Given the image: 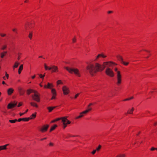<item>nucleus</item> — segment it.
Segmentation results:
<instances>
[{
  "label": "nucleus",
  "instance_id": "nucleus-16",
  "mask_svg": "<svg viewBox=\"0 0 157 157\" xmlns=\"http://www.w3.org/2000/svg\"><path fill=\"white\" fill-rule=\"evenodd\" d=\"M14 90L12 88L9 89L7 90L8 94L9 95H10L13 92Z\"/></svg>",
  "mask_w": 157,
  "mask_h": 157
},
{
  "label": "nucleus",
  "instance_id": "nucleus-18",
  "mask_svg": "<svg viewBox=\"0 0 157 157\" xmlns=\"http://www.w3.org/2000/svg\"><path fill=\"white\" fill-rule=\"evenodd\" d=\"M134 109L133 107L131 109H129L127 111V114H132L133 113V111H134Z\"/></svg>",
  "mask_w": 157,
  "mask_h": 157
},
{
  "label": "nucleus",
  "instance_id": "nucleus-26",
  "mask_svg": "<svg viewBox=\"0 0 157 157\" xmlns=\"http://www.w3.org/2000/svg\"><path fill=\"white\" fill-rule=\"evenodd\" d=\"M44 68L46 70H50L51 69V67H48L47 66L46 64L45 63L44 64Z\"/></svg>",
  "mask_w": 157,
  "mask_h": 157
},
{
  "label": "nucleus",
  "instance_id": "nucleus-31",
  "mask_svg": "<svg viewBox=\"0 0 157 157\" xmlns=\"http://www.w3.org/2000/svg\"><path fill=\"white\" fill-rule=\"evenodd\" d=\"M60 120V118H59L52 121H51V123H54L56 121H58Z\"/></svg>",
  "mask_w": 157,
  "mask_h": 157
},
{
  "label": "nucleus",
  "instance_id": "nucleus-28",
  "mask_svg": "<svg viewBox=\"0 0 157 157\" xmlns=\"http://www.w3.org/2000/svg\"><path fill=\"white\" fill-rule=\"evenodd\" d=\"M125 155L124 154H120L117 155L116 157H125Z\"/></svg>",
  "mask_w": 157,
  "mask_h": 157
},
{
  "label": "nucleus",
  "instance_id": "nucleus-53",
  "mask_svg": "<svg viewBox=\"0 0 157 157\" xmlns=\"http://www.w3.org/2000/svg\"><path fill=\"white\" fill-rule=\"evenodd\" d=\"M112 13V11H109L108 12V13Z\"/></svg>",
  "mask_w": 157,
  "mask_h": 157
},
{
  "label": "nucleus",
  "instance_id": "nucleus-21",
  "mask_svg": "<svg viewBox=\"0 0 157 157\" xmlns=\"http://www.w3.org/2000/svg\"><path fill=\"white\" fill-rule=\"evenodd\" d=\"M56 106L49 107H47V109L48 110L49 112H51L54 109L56 108Z\"/></svg>",
  "mask_w": 157,
  "mask_h": 157
},
{
  "label": "nucleus",
  "instance_id": "nucleus-51",
  "mask_svg": "<svg viewBox=\"0 0 157 157\" xmlns=\"http://www.w3.org/2000/svg\"><path fill=\"white\" fill-rule=\"evenodd\" d=\"M93 105L92 103H90L89 104V105H88V107L89 108L90 106Z\"/></svg>",
  "mask_w": 157,
  "mask_h": 157
},
{
  "label": "nucleus",
  "instance_id": "nucleus-50",
  "mask_svg": "<svg viewBox=\"0 0 157 157\" xmlns=\"http://www.w3.org/2000/svg\"><path fill=\"white\" fill-rule=\"evenodd\" d=\"M49 145L50 146H53V144L52 143H50L49 144Z\"/></svg>",
  "mask_w": 157,
  "mask_h": 157
},
{
  "label": "nucleus",
  "instance_id": "nucleus-54",
  "mask_svg": "<svg viewBox=\"0 0 157 157\" xmlns=\"http://www.w3.org/2000/svg\"><path fill=\"white\" fill-rule=\"evenodd\" d=\"M35 77V75H34V76L32 77V78L33 79H34Z\"/></svg>",
  "mask_w": 157,
  "mask_h": 157
},
{
  "label": "nucleus",
  "instance_id": "nucleus-9",
  "mask_svg": "<svg viewBox=\"0 0 157 157\" xmlns=\"http://www.w3.org/2000/svg\"><path fill=\"white\" fill-rule=\"evenodd\" d=\"M49 126V125L48 124L43 126L40 129V131L42 132H46Z\"/></svg>",
  "mask_w": 157,
  "mask_h": 157
},
{
  "label": "nucleus",
  "instance_id": "nucleus-52",
  "mask_svg": "<svg viewBox=\"0 0 157 157\" xmlns=\"http://www.w3.org/2000/svg\"><path fill=\"white\" fill-rule=\"evenodd\" d=\"M25 113H20V116H21L22 115H23V114H24Z\"/></svg>",
  "mask_w": 157,
  "mask_h": 157
},
{
  "label": "nucleus",
  "instance_id": "nucleus-20",
  "mask_svg": "<svg viewBox=\"0 0 157 157\" xmlns=\"http://www.w3.org/2000/svg\"><path fill=\"white\" fill-rule=\"evenodd\" d=\"M117 58L118 59L119 61H120L121 63L123 61V58L120 55H117Z\"/></svg>",
  "mask_w": 157,
  "mask_h": 157
},
{
  "label": "nucleus",
  "instance_id": "nucleus-6",
  "mask_svg": "<svg viewBox=\"0 0 157 157\" xmlns=\"http://www.w3.org/2000/svg\"><path fill=\"white\" fill-rule=\"evenodd\" d=\"M91 108H89L88 109L85 110V111L81 113H80V115L76 117V119H78L84 116V115L88 113L89 111L91 110Z\"/></svg>",
  "mask_w": 157,
  "mask_h": 157
},
{
  "label": "nucleus",
  "instance_id": "nucleus-38",
  "mask_svg": "<svg viewBox=\"0 0 157 157\" xmlns=\"http://www.w3.org/2000/svg\"><path fill=\"white\" fill-rule=\"evenodd\" d=\"M133 98V97H132L131 98H130L126 99L124 100L123 101H128V100H129L132 99Z\"/></svg>",
  "mask_w": 157,
  "mask_h": 157
},
{
  "label": "nucleus",
  "instance_id": "nucleus-48",
  "mask_svg": "<svg viewBox=\"0 0 157 157\" xmlns=\"http://www.w3.org/2000/svg\"><path fill=\"white\" fill-rule=\"evenodd\" d=\"M96 150H93V151L92 152V153L93 154H94L95 152H96Z\"/></svg>",
  "mask_w": 157,
  "mask_h": 157
},
{
  "label": "nucleus",
  "instance_id": "nucleus-64",
  "mask_svg": "<svg viewBox=\"0 0 157 157\" xmlns=\"http://www.w3.org/2000/svg\"><path fill=\"white\" fill-rule=\"evenodd\" d=\"M157 124V122H155L154 124V125H156Z\"/></svg>",
  "mask_w": 157,
  "mask_h": 157
},
{
  "label": "nucleus",
  "instance_id": "nucleus-45",
  "mask_svg": "<svg viewBox=\"0 0 157 157\" xmlns=\"http://www.w3.org/2000/svg\"><path fill=\"white\" fill-rule=\"evenodd\" d=\"M22 105V102H20L19 103L17 107H19L20 106H21Z\"/></svg>",
  "mask_w": 157,
  "mask_h": 157
},
{
  "label": "nucleus",
  "instance_id": "nucleus-2",
  "mask_svg": "<svg viewBox=\"0 0 157 157\" xmlns=\"http://www.w3.org/2000/svg\"><path fill=\"white\" fill-rule=\"evenodd\" d=\"M64 68L66 69L69 73L72 74L74 73L78 77H80L81 75L79 70L76 68H69L65 67Z\"/></svg>",
  "mask_w": 157,
  "mask_h": 157
},
{
  "label": "nucleus",
  "instance_id": "nucleus-23",
  "mask_svg": "<svg viewBox=\"0 0 157 157\" xmlns=\"http://www.w3.org/2000/svg\"><path fill=\"white\" fill-rule=\"evenodd\" d=\"M19 63L17 62H15L14 65L13 66V69H14L15 68H17L19 65Z\"/></svg>",
  "mask_w": 157,
  "mask_h": 157
},
{
  "label": "nucleus",
  "instance_id": "nucleus-4",
  "mask_svg": "<svg viewBox=\"0 0 157 157\" xmlns=\"http://www.w3.org/2000/svg\"><path fill=\"white\" fill-rule=\"evenodd\" d=\"M32 97L34 101L37 102L40 101V94L37 91H34V94L32 96Z\"/></svg>",
  "mask_w": 157,
  "mask_h": 157
},
{
  "label": "nucleus",
  "instance_id": "nucleus-61",
  "mask_svg": "<svg viewBox=\"0 0 157 157\" xmlns=\"http://www.w3.org/2000/svg\"><path fill=\"white\" fill-rule=\"evenodd\" d=\"M3 79H4V80H6V77L5 76H4L3 77Z\"/></svg>",
  "mask_w": 157,
  "mask_h": 157
},
{
  "label": "nucleus",
  "instance_id": "nucleus-27",
  "mask_svg": "<svg viewBox=\"0 0 157 157\" xmlns=\"http://www.w3.org/2000/svg\"><path fill=\"white\" fill-rule=\"evenodd\" d=\"M19 90L20 95H23L24 94V92L22 91L21 88L19 89Z\"/></svg>",
  "mask_w": 157,
  "mask_h": 157
},
{
  "label": "nucleus",
  "instance_id": "nucleus-60",
  "mask_svg": "<svg viewBox=\"0 0 157 157\" xmlns=\"http://www.w3.org/2000/svg\"><path fill=\"white\" fill-rule=\"evenodd\" d=\"M3 53H4V54H5H5H6V53H7V52L5 51V52H3Z\"/></svg>",
  "mask_w": 157,
  "mask_h": 157
},
{
  "label": "nucleus",
  "instance_id": "nucleus-8",
  "mask_svg": "<svg viewBox=\"0 0 157 157\" xmlns=\"http://www.w3.org/2000/svg\"><path fill=\"white\" fill-rule=\"evenodd\" d=\"M62 90L64 95H67L69 93V90L66 86H64L62 87Z\"/></svg>",
  "mask_w": 157,
  "mask_h": 157
},
{
  "label": "nucleus",
  "instance_id": "nucleus-63",
  "mask_svg": "<svg viewBox=\"0 0 157 157\" xmlns=\"http://www.w3.org/2000/svg\"><path fill=\"white\" fill-rule=\"evenodd\" d=\"M28 2V0H26L25 1V3L27 2Z\"/></svg>",
  "mask_w": 157,
  "mask_h": 157
},
{
  "label": "nucleus",
  "instance_id": "nucleus-40",
  "mask_svg": "<svg viewBox=\"0 0 157 157\" xmlns=\"http://www.w3.org/2000/svg\"><path fill=\"white\" fill-rule=\"evenodd\" d=\"M59 84H62V82L60 80H59L57 81V84L59 85Z\"/></svg>",
  "mask_w": 157,
  "mask_h": 157
},
{
  "label": "nucleus",
  "instance_id": "nucleus-41",
  "mask_svg": "<svg viewBox=\"0 0 157 157\" xmlns=\"http://www.w3.org/2000/svg\"><path fill=\"white\" fill-rule=\"evenodd\" d=\"M5 55L4 53H2L1 54V57L2 58H3L5 56Z\"/></svg>",
  "mask_w": 157,
  "mask_h": 157
},
{
  "label": "nucleus",
  "instance_id": "nucleus-17",
  "mask_svg": "<svg viewBox=\"0 0 157 157\" xmlns=\"http://www.w3.org/2000/svg\"><path fill=\"white\" fill-rule=\"evenodd\" d=\"M100 57H102L103 58H105L106 57V56L104 55L103 54H99L97 56L96 59H97Z\"/></svg>",
  "mask_w": 157,
  "mask_h": 157
},
{
  "label": "nucleus",
  "instance_id": "nucleus-7",
  "mask_svg": "<svg viewBox=\"0 0 157 157\" xmlns=\"http://www.w3.org/2000/svg\"><path fill=\"white\" fill-rule=\"evenodd\" d=\"M67 117H64L60 118V120H62V121L63 122V124H71V122L67 119Z\"/></svg>",
  "mask_w": 157,
  "mask_h": 157
},
{
  "label": "nucleus",
  "instance_id": "nucleus-25",
  "mask_svg": "<svg viewBox=\"0 0 157 157\" xmlns=\"http://www.w3.org/2000/svg\"><path fill=\"white\" fill-rule=\"evenodd\" d=\"M57 126V125L56 124H55L53 126H52L50 130V132H51L53 130L55 129V128Z\"/></svg>",
  "mask_w": 157,
  "mask_h": 157
},
{
  "label": "nucleus",
  "instance_id": "nucleus-14",
  "mask_svg": "<svg viewBox=\"0 0 157 157\" xmlns=\"http://www.w3.org/2000/svg\"><path fill=\"white\" fill-rule=\"evenodd\" d=\"M9 145V144H6L5 145L0 146V151L1 150H6L7 149L6 147Z\"/></svg>",
  "mask_w": 157,
  "mask_h": 157
},
{
  "label": "nucleus",
  "instance_id": "nucleus-57",
  "mask_svg": "<svg viewBox=\"0 0 157 157\" xmlns=\"http://www.w3.org/2000/svg\"><path fill=\"white\" fill-rule=\"evenodd\" d=\"M2 83L3 84H5V82L4 81H2Z\"/></svg>",
  "mask_w": 157,
  "mask_h": 157
},
{
  "label": "nucleus",
  "instance_id": "nucleus-56",
  "mask_svg": "<svg viewBox=\"0 0 157 157\" xmlns=\"http://www.w3.org/2000/svg\"><path fill=\"white\" fill-rule=\"evenodd\" d=\"M21 71H19L18 70V74H20V73H21Z\"/></svg>",
  "mask_w": 157,
  "mask_h": 157
},
{
  "label": "nucleus",
  "instance_id": "nucleus-34",
  "mask_svg": "<svg viewBox=\"0 0 157 157\" xmlns=\"http://www.w3.org/2000/svg\"><path fill=\"white\" fill-rule=\"evenodd\" d=\"M121 63L123 64L124 65H125V66H127L128 65V64L129 63L128 62H125L124 61H123Z\"/></svg>",
  "mask_w": 157,
  "mask_h": 157
},
{
  "label": "nucleus",
  "instance_id": "nucleus-33",
  "mask_svg": "<svg viewBox=\"0 0 157 157\" xmlns=\"http://www.w3.org/2000/svg\"><path fill=\"white\" fill-rule=\"evenodd\" d=\"M32 36H33V34H32V33L31 32H30L29 33V38L30 39H32Z\"/></svg>",
  "mask_w": 157,
  "mask_h": 157
},
{
  "label": "nucleus",
  "instance_id": "nucleus-46",
  "mask_svg": "<svg viewBox=\"0 0 157 157\" xmlns=\"http://www.w3.org/2000/svg\"><path fill=\"white\" fill-rule=\"evenodd\" d=\"M155 150H156V148L154 147H152L151 149V151H154Z\"/></svg>",
  "mask_w": 157,
  "mask_h": 157
},
{
  "label": "nucleus",
  "instance_id": "nucleus-47",
  "mask_svg": "<svg viewBox=\"0 0 157 157\" xmlns=\"http://www.w3.org/2000/svg\"><path fill=\"white\" fill-rule=\"evenodd\" d=\"M6 76L7 79H8L9 78V75L6 72Z\"/></svg>",
  "mask_w": 157,
  "mask_h": 157
},
{
  "label": "nucleus",
  "instance_id": "nucleus-30",
  "mask_svg": "<svg viewBox=\"0 0 157 157\" xmlns=\"http://www.w3.org/2000/svg\"><path fill=\"white\" fill-rule=\"evenodd\" d=\"M17 120L16 119H15L14 120H10L9 121V122L11 123H15L16 121H17Z\"/></svg>",
  "mask_w": 157,
  "mask_h": 157
},
{
  "label": "nucleus",
  "instance_id": "nucleus-44",
  "mask_svg": "<svg viewBox=\"0 0 157 157\" xmlns=\"http://www.w3.org/2000/svg\"><path fill=\"white\" fill-rule=\"evenodd\" d=\"M13 31L15 32L16 33H17V29H12Z\"/></svg>",
  "mask_w": 157,
  "mask_h": 157
},
{
  "label": "nucleus",
  "instance_id": "nucleus-35",
  "mask_svg": "<svg viewBox=\"0 0 157 157\" xmlns=\"http://www.w3.org/2000/svg\"><path fill=\"white\" fill-rule=\"evenodd\" d=\"M23 69V65L21 64V65L19 68V71H22V69Z\"/></svg>",
  "mask_w": 157,
  "mask_h": 157
},
{
  "label": "nucleus",
  "instance_id": "nucleus-62",
  "mask_svg": "<svg viewBox=\"0 0 157 157\" xmlns=\"http://www.w3.org/2000/svg\"><path fill=\"white\" fill-rule=\"evenodd\" d=\"M28 111V109H27L26 110V111H25V112L24 113H26Z\"/></svg>",
  "mask_w": 157,
  "mask_h": 157
},
{
  "label": "nucleus",
  "instance_id": "nucleus-3",
  "mask_svg": "<svg viewBox=\"0 0 157 157\" xmlns=\"http://www.w3.org/2000/svg\"><path fill=\"white\" fill-rule=\"evenodd\" d=\"M114 71L116 72L117 82V84L119 85L121 82V75L120 71L118 70L117 68H114Z\"/></svg>",
  "mask_w": 157,
  "mask_h": 157
},
{
  "label": "nucleus",
  "instance_id": "nucleus-42",
  "mask_svg": "<svg viewBox=\"0 0 157 157\" xmlns=\"http://www.w3.org/2000/svg\"><path fill=\"white\" fill-rule=\"evenodd\" d=\"M76 38L75 37L72 39V41L73 43H75L76 42Z\"/></svg>",
  "mask_w": 157,
  "mask_h": 157
},
{
  "label": "nucleus",
  "instance_id": "nucleus-10",
  "mask_svg": "<svg viewBox=\"0 0 157 157\" xmlns=\"http://www.w3.org/2000/svg\"><path fill=\"white\" fill-rule=\"evenodd\" d=\"M51 93L52 94V97L51 98V100L55 99L56 96V93L55 90L54 89H52L51 90Z\"/></svg>",
  "mask_w": 157,
  "mask_h": 157
},
{
  "label": "nucleus",
  "instance_id": "nucleus-19",
  "mask_svg": "<svg viewBox=\"0 0 157 157\" xmlns=\"http://www.w3.org/2000/svg\"><path fill=\"white\" fill-rule=\"evenodd\" d=\"M35 91L36 90L32 89H28L27 90V94L28 95H29L32 92H33L34 93V91Z\"/></svg>",
  "mask_w": 157,
  "mask_h": 157
},
{
  "label": "nucleus",
  "instance_id": "nucleus-37",
  "mask_svg": "<svg viewBox=\"0 0 157 157\" xmlns=\"http://www.w3.org/2000/svg\"><path fill=\"white\" fill-rule=\"evenodd\" d=\"M101 147V146L99 145L98 147L96 149L97 151H98Z\"/></svg>",
  "mask_w": 157,
  "mask_h": 157
},
{
  "label": "nucleus",
  "instance_id": "nucleus-24",
  "mask_svg": "<svg viewBox=\"0 0 157 157\" xmlns=\"http://www.w3.org/2000/svg\"><path fill=\"white\" fill-rule=\"evenodd\" d=\"M30 104L32 106L35 107L36 108H37L38 107L37 104L35 103L31 102L30 103Z\"/></svg>",
  "mask_w": 157,
  "mask_h": 157
},
{
  "label": "nucleus",
  "instance_id": "nucleus-58",
  "mask_svg": "<svg viewBox=\"0 0 157 157\" xmlns=\"http://www.w3.org/2000/svg\"><path fill=\"white\" fill-rule=\"evenodd\" d=\"M20 59V56H18V58H17V59L18 60H19Z\"/></svg>",
  "mask_w": 157,
  "mask_h": 157
},
{
  "label": "nucleus",
  "instance_id": "nucleus-59",
  "mask_svg": "<svg viewBox=\"0 0 157 157\" xmlns=\"http://www.w3.org/2000/svg\"><path fill=\"white\" fill-rule=\"evenodd\" d=\"M44 88H47V85H45L44 86Z\"/></svg>",
  "mask_w": 157,
  "mask_h": 157
},
{
  "label": "nucleus",
  "instance_id": "nucleus-55",
  "mask_svg": "<svg viewBox=\"0 0 157 157\" xmlns=\"http://www.w3.org/2000/svg\"><path fill=\"white\" fill-rule=\"evenodd\" d=\"M47 139V138H43V139H41V140H45V139Z\"/></svg>",
  "mask_w": 157,
  "mask_h": 157
},
{
  "label": "nucleus",
  "instance_id": "nucleus-5",
  "mask_svg": "<svg viewBox=\"0 0 157 157\" xmlns=\"http://www.w3.org/2000/svg\"><path fill=\"white\" fill-rule=\"evenodd\" d=\"M105 73L107 75L111 77H113L114 75L113 72L110 68H106L105 70Z\"/></svg>",
  "mask_w": 157,
  "mask_h": 157
},
{
  "label": "nucleus",
  "instance_id": "nucleus-43",
  "mask_svg": "<svg viewBox=\"0 0 157 157\" xmlns=\"http://www.w3.org/2000/svg\"><path fill=\"white\" fill-rule=\"evenodd\" d=\"M79 94H80V93H78V94H76L74 98L75 99H76L78 96Z\"/></svg>",
  "mask_w": 157,
  "mask_h": 157
},
{
  "label": "nucleus",
  "instance_id": "nucleus-11",
  "mask_svg": "<svg viewBox=\"0 0 157 157\" xmlns=\"http://www.w3.org/2000/svg\"><path fill=\"white\" fill-rule=\"evenodd\" d=\"M17 104V102L14 103H10L8 104L7 108L8 109H12L16 106Z\"/></svg>",
  "mask_w": 157,
  "mask_h": 157
},
{
  "label": "nucleus",
  "instance_id": "nucleus-15",
  "mask_svg": "<svg viewBox=\"0 0 157 157\" xmlns=\"http://www.w3.org/2000/svg\"><path fill=\"white\" fill-rule=\"evenodd\" d=\"M32 23H29L28 24L26 25L25 26V28L27 30L29 28H32L33 27L32 25Z\"/></svg>",
  "mask_w": 157,
  "mask_h": 157
},
{
  "label": "nucleus",
  "instance_id": "nucleus-1",
  "mask_svg": "<svg viewBox=\"0 0 157 157\" xmlns=\"http://www.w3.org/2000/svg\"><path fill=\"white\" fill-rule=\"evenodd\" d=\"M117 65L115 63L111 61L104 62L102 65L98 63H95L88 65L86 67V69L89 73L91 75L93 76L97 72L102 71L105 68H110L112 67L113 65Z\"/></svg>",
  "mask_w": 157,
  "mask_h": 157
},
{
  "label": "nucleus",
  "instance_id": "nucleus-32",
  "mask_svg": "<svg viewBox=\"0 0 157 157\" xmlns=\"http://www.w3.org/2000/svg\"><path fill=\"white\" fill-rule=\"evenodd\" d=\"M45 73L43 75H42L41 74H39L38 75L40 78L43 79H44V77L45 76Z\"/></svg>",
  "mask_w": 157,
  "mask_h": 157
},
{
  "label": "nucleus",
  "instance_id": "nucleus-12",
  "mask_svg": "<svg viewBox=\"0 0 157 157\" xmlns=\"http://www.w3.org/2000/svg\"><path fill=\"white\" fill-rule=\"evenodd\" d=\"M32 119V118H30V117L19 118L17 120V121L18 122H20L21 121H28L30 119Z\"/></svg>",
  "mask_w": 157,
  "mask_h": 157
},
{
  "label": "nucleus",
  "instance_id": "nucleus-29",
  "mask_svg": "<svg viewBox=\"0 0 157 157\" xmlns=\"http://www.w3.org/2000/svg\"><path fill=\"white\" fill-rule=\"evenodd\" d=\"M36 112H35L34 113L32 114L31 115L32 117L31 118H32V119L35 118L36 116Z\"/></svg>",
  "mask_w": 157,
  "mask_h": 157
},
{
  "label": "nucleus",
  "instance_id": "nucleus-39",
  "mask_svg": "<svg viewBox=\"0 0 157 157\" xmlns=\"http://www.w3.org/2000/svg\"><path fill=\"white\" fill-rule=\"evenodd\" d=\"M67 124H66V123L63 124V128L64 129L65 128H66V127L67 126Z\"/></svg>",
  "mask_w": 157,
  "mask_h": 157
},
{
  "label": "nucleus",
  "instance_id": "nucleus-22",
  "mask_svg": "<svg viewBox=\"0 0 157 157\" xmlns=\"http://www.w3.org/2000/svg\"><path fill=\"white\" fill-rule=\"evenodd\" d=\"M47 88H49L50 89H52L51 88L53 87V85L52 84H50L48 82V85H47Z\"/></svg>",
  "mask_w": 157,
  "mask_h": 157
},
{
  "label": "nucleus",
  "instance_id": "nucleus-13",
  "mask_svg": "<svg viewBox=\"0 0 157 157\" xmlns=\"http://www.w3.org/2000/svg\"><path fill=\"white\" fill-rule=\"evenodd\" d=\"M51 68V70H52V72H56L58 71V67L54 65L52 66Z\"/></svg>",
  "mask_w": 157,
  "mask_h": 157
},
{
  "label": "nucleus",
  "instance_id": "nucleus-49",
  "mask_svg": "<svg viewBox=\"0 0 157 157\" xmlns=\"http://www.w3.org/2000/svg\"><path fill=\"white\" fill-rule=\"evenodd\" d=\"M0 35L2 37H4V36H6V34H3L1 33L0 34Z\"/></svg>",
  "mask_w": 157,
  "mask_h": 157
},
{
  "label": "nucleus",
  "instance_id": "nucleus-36",
  "mask_svg": "<svg viewBox=\"0 0 157 157\" xmlns=\"http://www.w3.org/2000/svg\"><path fill=\"white\" fill-rule=\"evenodd\" d=\"M7 47V46L6 45H3L2 46L1 48V49L2 50L5 49Z\"/></svg>",
  "mask_w": 157,
  "mask_h": 157
}]
</instances>
